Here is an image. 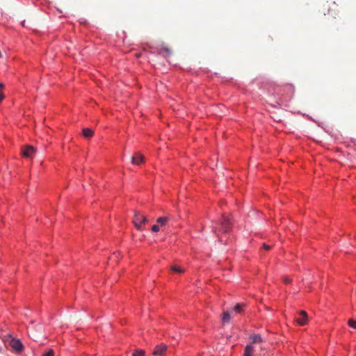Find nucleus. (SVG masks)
Wrapping results in <instances>:
<instances>
[{"label":"nucleus","instance_id":"f257e3e1","mask_svg":"<svg viewBox=\"0 0 356 356\" xmlns=\"http://www.w3.org/2000/svg\"><path fill=\"white\" fill-rule=\"evenodd\" d=\"M148 221L146 216L140 214L138 212H136L134 216L133 222L135 225V227L139 229L142 230L143 229V225L146 223Z\"/></svg>","mask_w":356,"mask_h":356},{"label":"nucleus","instance_id":"f03ea898","mask_svg":"<svg viewBox=\"0 0 356 356\" xmlns=\"http://www.w3.org/2000/svg\"><path fill=\"white\" fill-rule=\"evenodd\" d=\"M37 149L33 146L26 145L22 149V154L24 157L32 159L36 154Z\"/></svg>","mask_w":356,"mask_h":356},{"label":"nucleus","instance_id":"7ed1b4c3","mask_svg":"<svg viewBox=\"0 0 356 356\" xmlns=\"http://www.w3.org/2000/svg\"><path fill=\"white\" fill-rule=\"evenodd\" d=\"M232 225V223L230 219L227 216H222V219L220 222V231L223 233H227L231 229Z\"/></svg>","mask_w":356,"mask_h":356},{"label":"nucleus","instance_id":"20e7f679","mask_svg":"<svg viewBox=\"0 0 356 356\" xmlns=\"http://www.w3.org/2000/svg\"><path fill=\"white\" fill-rule=\"evenodd\" d=\"M166 350V345L161 343L155 347L152 352V354L156 356H163L165 353Z\"/></svg>","mask_w":356,"mask_h":356},{"label":"nucleus","instance_id":"39448f33","mask_svg":"<svg viewBox=\"0 0 356 356\" xmlns=\"http://www.w3.org/2000/svg\"><path fill=\"white\" fill-rule=\"evenodd\" d=\"M300 317L296 318V321L299 325H305L307 323V314L305 311H300L299 312Z\"/></svg>","mask_w":356,"mask_h":356},{"label":"nucleus","instance_id":"423d86ee","mask_svg":"<svg viewBox=\"0 0 356 356\" xmlns=\"http://www.w3.org/2000/svg\"><path fill=\"white\" fill-rule=\"evenodd\" d=\"M145 161V157L140 153H135L131 158V163L134 165H138Z\"/></svg>","mask_w":356,"mask_h":356},{"label":"nucleus","instance_id":"0eeeda50","mask_svg":"<svg viewBox=\"0 0 356 356\" xmlns=\"http://www.w3.org/2000/svg\"><path fill=\"white\" fill-rule=\"evenodd\" d=\"M10 344L12 348L17 351H21L23 348V345L19 340H13Z\"/></svg>","mask_w":356,"mask_h":356},{"label":"nucleus","instance_id":"6e6552de","mask_svg":"<svg viewBox=\"0 0 356 356\" xmlns=\"http://www.w3.org/2000/svg\"><path fill=\"white\" fill-rule=\"evenodd\" d=\"M337 4L335 3V2H331L328 4V13L327 14H331V15H335L336 14V9H337Z\"/></svg>","mask_w":356,"mask_h":356},{"label":"nucleus","instance_id":"1a4fd4ad","mask_svg":"<svg viewBox=\"0 0 356 356\" xmlns=\"http://www.w3.org/2000/svg\"><path fill=\"white\" fill-rule=\"evenodd\" d=\"M170 218L168 216L160 217L156 219V222L161 226H165L169 221Z\"/></svg>","mask_w":356,"mask_h":356},{"label":"nucleus","instance_id":"9d476101","mask_svg":"<svg viewBox=\"0 0 356 356\" xmlns=\"http://www.w3.org/2000/svg\"><path fill=\"white\" fill-rule=\"evenodd\" d=\"M254 352V348L251 345H248L245 348L243 356H252Z\"/></svg>","mask_w":356,"mask_h":356},{"label":"nucleus","instance_id":"9b49d317","mask_svg":"<svg viewBox=\"0 0 356 356\" xmlns=\"http://www.w3.org/2000/svg\"><path fill=\"white\" fill-rule=\"evenodd\" d=\"M83 135L86 138H91L93 136V130L89 128H84L82 131Z\"/></svg>","mask_w":356,"mask_h":356},{"label":"nucleus","instance_id":"f8f14e48","mask_svg":"<svg viewBox=\"0 0 356 356\" xmlns=\"http://www.w3.org/2000/svg\"><path fill=\"white\" fill-rule=\"evenodd\" d=\"M250 338L252 343H260L262 341L260 334H253Z\"/></svg>","mask_w":356,"mask_h":356},{"label":"nucleus","instance_id":"ddd939ff","mask_svg":"<svg viewBox=\"0 0 356 356\" xmlns=\"http://www.w3.org/2000/svg\"><path fill=\"white\" fill-rule=\"evenodd\" d=\"M230 314L228 312H223L222 315V321L223 323H228L230 321Z\"/></svg>","mask_w":356,"mask_h":356},{"label":"nucleus","instance_id":"4468645a","mask_svg":"<svg viewBox=\"0 0 356 356\" xmlns=\"http://www.w3.org/2000/svg\"><path fill=\"white\" fill-rule=\"evenodd\" d=\"M245 307V304H237L234 308V311L241 313L243 311V309Z\"/></svg>","mask_w":356,"mask_h":356},{"label":"nucleus","instance_id":"2eb2a0df","mask_svg":"<svg viewBox=\"0 0 356 356\" xmlns=\"http://www.w3.org/2000/svg\"><path fill=\"white\" fill-rule=\"evenodd\" d=\"M172 271L177 273H183L185 270L184 268L178 266H173L170 268Z\"/></svg>","mask_w":356,"mask_h":356},{"label":"nucleus","instance_id":"dca6fc26","mask_svg":"<svg viewBox=\"0 0 356 356\" xmlns=\"http://www.w3.org/2000/svg\"><path fill=\"white\" fill-rule=\"evenodd\" d=\"M145 350H143L142 349H137L132 354V356H145Z\"/></svg>","mask_w":356,"mask_h":356},{"label":"nucleus","instance_id":"f3484780","mask_svg":"<svg viewBox=\"0 0 356 356\" xmlns=\"http://www.w3.org/2000/svg\"><path fill=\"white\" fill-rule=\"evenodd\" d=\"M348 324L350 327L354 328V329H356V321L350 318L348 320Z\"/></svg>","mask_w":356,"mask_h":356},{"label":"nucleus","instance_id":"a211bd4d","mask_svg":"<svg viewBox=\"0 0 356 356\" xmlns=\"http://www.w3.org/2000/svg\"><path fill=\"white\" fill-rule=\"evenodd\" d=\"M42 356H54V352L52 349H49Z\"/></svg>","mask_w":356,"mask_h":356},{"label":"nucleus","instance_id":"6ab92c4d","mask_svg":"<svg viewBox=\"0 0 356 356\" xmlns=\"http://www.w3.org/2000/svg\"><path fill=\"white\" fill-rule=\"evenodd\" d=\"M152 232H158L159 231V226L157 225H154L152 227Z\"/></svg>","mask_w":356,"mask_h":356},{"label":"nucleus","instance_id":"aec40b11","mask_svg":"<svg viewBox=\"0 0 356 356\" xmlns=\"http://www.w3.org/2000/svg\"><path fill=\"white\" fill-rule=\"evenodd\" d=\"M263 248H264L265 250H270V248H271V247H270V245H266V244H265V243H264V245H263Z\"/></svg>","mask_w":356,"mask_h":356},{"label":"nucleus","instance_id":"412c9836","mask_svg":"<svg viewBox=\"0 0 356 356\" xmlns=\"http://www.w3.org/2000/svg\"><path fill=\"white\" fill-rule=\"evenodd\" d=\"M284 282L285 284H289L291 282V280L289 278H284Z\"/></svg>","mask_w":356,"mask_h":356},{"label":"nucleus","instance_id":"4be33fe9","mask_svg":"<svg viewBox=\"0 0 356 356\" xmlns=\"http://www.w3.org/2000/svg\"><path fill=\"white\" fill-rule=\"evenodd\" d=\"M3 98H4L3 94L0 92V102L3 100Z\"/></svg>","mask_w":356,"mask_h":356},{"label":"nucleus","instance_id":"5701e85b","mask_svg":"<svg viewBox=\"0 0 356 356\" xmlns=\"http://www.w3.org/2000/svg\"><path fill=\"white\" fill-rule=\"evenodd\" d=\"M4 87L3 84L2 83H0V90L3 89Z\"/></svg>","mask_w":356,"mask_h":356},{"label":"nucleus","instance_id":"b1692460","mask_svg":"<svg viewBox=\"0 0 356 356\" xmlns=\"http://www.w3.org/2000/svg\"><path fill=\"white\" fill-rule=\"evenodd\" d=\"M212 231H213L214 233H216V227H213Z\"/></svg>","mask_w":356,"mask_h":356}]
</instances>
